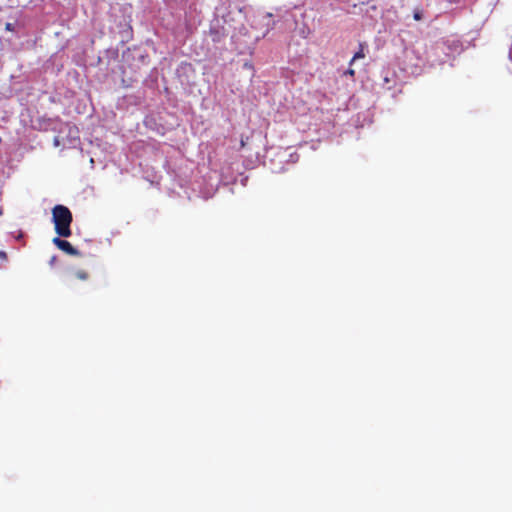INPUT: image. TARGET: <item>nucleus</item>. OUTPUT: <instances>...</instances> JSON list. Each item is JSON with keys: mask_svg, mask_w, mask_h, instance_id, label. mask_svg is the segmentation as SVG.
<instances>
[{"mask_svg": "<svg viewBox=\"0 0 512 512\" xmlns=\"http://www.w3.org/2000/svg\"><path fill=\"white\" fill-rule=\"evenodd\" d=\"M346 74H348V75H350V76H354L355 71H354L353 69H348V70L346 71Z\"/></svg>", "mask_w": 512, "mask_h": 512, "instance_id": "5", "label": "nucleus"}, {"mask_svg": "<svg viewBox=\"0 0 512 512\" xmlns=\"http://www.w3.org/2000/svg\"><path fill=\"white\" fill-rule=\"evenodd\" d=\"M52 220L54 224H71L73 220L72 213L64 205H56L52 209Z\"/></svg>", "mask_w": 512, "mask_h": 512, "instance_id": "1", "label": "nucleus"}, {"mask_svg": "<svg viewBox=\"0 0 512 512\" xmlns=\"http://www.w3.org/2000/svg\"><path fill=\"white\" fill-rule=\"evenodd\" d=\"M2 214V209L0 208V215Z\"/></svg>", "mask_w": 512, "mask_h": 512, "instance_id": "7", "label": "nucleus"}, {"mask_svg": "<svg viewBox=\"0 0 512 512\" xmlns=\"http://www.w3.org/2000/svg\"><path fill=\"white\" fill-rule=\"evenodd\" d=\"M413 17L416 21H420L422 19V12L419 10H415Z\"/></svg>", "mask_w": 512, "mask_h": 512, "instance_id": "3", "label": "nucleus"}, {"mask_svg": "<svg viewBox=\"0 0 512 512\" xmlns=\"http://www.w3.org/2000/svg\"><path fill=\"white\" fill-rule=\"evenodd\" d=\"M5 29H6L7 31L13 32V31H14V29H15V26H14V24H13V23H6V25H5Z\"/></svg>", "mask_w": 512, "mask_h": 512, "instance_id": "4", "label": "nucleus"}, {"mask_svg": "<svg viewBox=\"0 0 512 512\" xmlns=\"http://www.w3.org/2000/svg\"><path fill=\"white\" fill-rule=\"evenodd\" d=\"M364 46L365 44L364 43H360L359 44V50L354 54V56L352 57L351 61H350V64H352L354 61L358 60V59H362L365 57V53H364Z\"/></svg>", "mask_w": 512, "mask_h": 512, "instance_id": "2", "label": "nucleus"}, {"mask_svg": "<svg viewBox=\"0 0 512 512\" xmlns=\"http://www.w3.org/2000/svg\"><path fill=\"white\" fill-rule=\"evenodd\" d=\"M241 147H244L245 146V141L242 139L241 140V143H240Z\"/></svg>", "mask_w": 512, "mask_h": 512, "instance_id": "6", "label": "nucleus"}]
</instances>
